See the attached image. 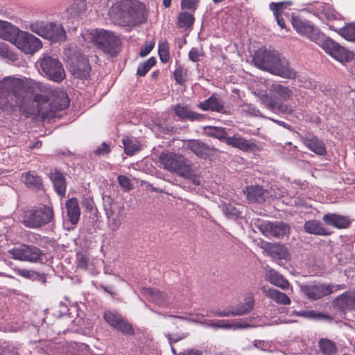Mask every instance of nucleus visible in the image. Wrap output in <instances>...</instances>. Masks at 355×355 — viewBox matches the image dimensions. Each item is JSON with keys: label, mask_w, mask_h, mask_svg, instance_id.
Wrapping results in <instances>:
<instances>
[{"label": "nucleus", "mask_w": 355, "mask_h": 355, "mask_svg": "<svg viewBox=\"0 0 355 355\" xmlns=\"http://www.w3.org/2000/svg\"><path fill=\"white\" fill-rule=\"evenodd\" d=\"M265 270V279L266 281L282 290H288L290 288L288 281L279 272L268 266Z\"/></svg>", "instance_id": "24"}, {"label": "nucleus", "mask_w": 355, "mask_h": 355, "mask_svg": "<svg viewBox=\"0 0 355 355\" xmlns=\"http://www.w3.org/2000/svg\"><path fill=\"white\" fill-rule=\"evenodd\" d=\"M67 214L71 225H76L78 222L80 216V210L77 199L68 200L65 204Z\"/></svg>", "instance_id": "33"}, {"label": "nucleus", "mask_w": 355, "mask_h": 355, "mask_svg": "<svg viewBox=\"0 0 355 355\" xmlns=\"http://www.w3.org/2000/svg\"><path fill=\"white\" fill-rule=\"evenodd\" d=\"M118 182L119 185L127 191H129L132 189V184L130 183V179L125 175H119L117 178Z\"/></svg>", "instance_id": "56"}, {"label": "nucleus", "mask_w": 355, "mask_h": 355, "mask_svg": "<svg viewBox=\"0 0 355 355\" xmlns=\"http://www.w3.org/2000/svg\"><path fill=\"white\" fill-rule=\"evenodd\" d=\"M12 259L31 263L41 262L43 259L42 250L34 245H22L10 250Z\"/></svg>", "instance_id": "13"}, {"label": "nucleus", "mask_w": 355, "mask_h": 355, "mask_svg": "<svg viewBox=\"0 0 355 355\" xmlns=\"http://www.w3.org/2000/svg\"><path fill=\"white\" fill-rule=\"evenodd\" d=\"M51 89L40 82H24L21 78L8 76L0 80V110L11 112L18 107L28 115L38 114L43 119L55 116L57 111L69 105V99L62 91L56 92L55 98L50 103V109L44 111L40 104L49 101Z\"/></svg>", "instance_id": "1"}, {"label": "nucleus", "mask_w": 355, "mask_h": 355, "mask_svg": "<svg viewBox=\"0 0 355 355\" xmlns=\"http://www.w3.org/2000/svg\"><path fill=\"white\" fill-rule=\"evenodd\" d=\"M179 355H202L201 352L197 349H191L184 353H180Z\"/></svg>", "instance_id": "64"}, {"label": "nucleus", "mask_w": 355, "mask_h": 355, "mask_svg": "<svg viewBox=\"0 0 355 355\" xmlns=\"http://www.w3.org/2000/svg\"><path fill=\"white\" fill-rule=\"evenodd\" d=\"M284 3L291 5L290 1L287 2H279V3H271L270 5V9L273 11L274 15H280V12L284 8Z\"/></svg>", "instance_id": "57"}, {"label": "nucleus", "mask_w": 355, "mask_h": 355, "mask_svg": "<svg viewBox=\"0 0 355 355\" xmlns=\"http://www.w3.org/2000/svg\"><path fill=\"white\" fill-rule=\"evenodd\" d=\"M261 232L268 238H281L289 232V227L279 221H262L259 225Z\"/></svg>", "instance_id": "15"}, {"label": "nucleus", "mask_w": 355, "mask_h": 355, "mask_svg": "<svg viewBox=\"0 0 355 355\" xmlns=\"http://www.w3.org/2000/svg\"><path fill=\"white\" fill-rule=\"evenodd\" d=\"M198 0H182L181 6L184 9L195 10Z\"/></svg>", "instance_id": "59"}, {"label": "nucleus", "mask_w": 355, "mask_h": 355, "mask_svg": "<svg viewBox=\"0 0 355 355\" xmlns=\"http://www.w3.org/2000/svg\"><path fill=\"white\" fill-rule=\"evenodd\" d=\"M110 151V146L106 143L103 142L100 146H98L95 150V154L98 155H104L109 153Z\"/></svg>", "instance_id": "60"}, {"label": "nucleus", "mask_w": 355, "mask_h": 355, "mask_svg": "<svg viewBox=\"0 0 355 355\" xmlns=\"http://www.w3.org/2000/svg\"><path fill=\"white\" fill-rule=\"evenodd\" d=\"M173 111L181 120L200 121L203 119L202 114L191 110L187 105H175L173 107Z\"/></svg>", "instance_id": "29"}, {"label": "nucleus", "mask_w": 355, "mask_h": 355, "mask_svg": "<svg viewBox=\"0 0 355 355\" xmlns=\"http://www.w3.org/2000/svg\"><path fill=\"white\" fill-rule=\"evenodd\" d=\"M197 107L202 111L222 112L224 109V103L218 95L213 94L207 99L198 103Z\"/></svg>", "instance_id": "26"}, {"label": "nucleus", "mask_w": 355, "mask_h": 355, "mask_svg": "<svg viewBox=\"0 0 355 355\" xmlns=\"http://www.w3.org/2000/svg\"><path fill=\"white\" fill-rule=\"evenodd\" d=\"M334 305L341 310L355 309V292L343 293L335 298Z\"/></svg>", "instance_id": "28"}, {"label": "nucleus", "mask_w": 355, "mask_h": 355, "mask_svg": "<svg viewBox=\"0 0 355 355\" xmlns=\"http://www.w3.org/2000/svg\"><path fill=\"white\" fill-rule=\"evenodd\" d=\"M253 345L260 349V350H262V351H264V352H270L271 349V344L270 342L268 341H265V340H255L254 342H253Z\"/></svg>", "instance_id": "55"}, {"label": "nucleus", "mask_w": 355, "mask_h": 355, "mask_svg": "<svg viewBox=\"0 0 355 355\" xmlns=\"http://www.w3.org/2000/svg\"><path fill=\"white\" fill-rule=\"evenodd\" d=\"M87 10V5L85 0H73L66 9V14L68 18L75 19L83 15Z\"/></svg>", "instance_id": "36"}, {"label": "nucleus", "mask_w": 355, "mask_h": 355, "mask_svg": "<svg viewBox=\"0 0 355 355\" xmlns=\"http://www.w3.org/2000/svg\"><path fill=\"white\" fill-rule=\"evenodd\" d=\"M261 248L279 265L282 264V260L290 259V254L284 245L265 242L262 244Z\"/></svg>", "instance_id": "20"}, {"label": "nucleus", "mask_w": 355, "mask_h": 355, "mask_svg": "<svg viewBox=\"0 0 355 355\" xmlns=\"http://www.w3.org/2000/svg\"><path fill=\"white\" fill-rule=\"evenodd\" d=\"M193 15L189 12H182L178 17V25L180 28H187L193 24Z\"/></svg>", "instance_id": "48"}, {"label": "nucleus", "mask_w": 355, "mask_h": 355, "mask_svg": "<svg viewBox=\"0 0 355 355\" xmlns=\"http://www.w3.org/2000/svg\"><path fill=\"white\" fill-rule=\"evenodd\" d=\"M124 150L128 155H133L141 150L140 144L135 138L127 137L122 140Z\"/></svg>", "instance_id": "41"}, {"label": "nucleus", "mask_w": 355, "mask_h": 355, "mask_svg": "<svg viewBox=\"0 0 355 355\" xmlns=\"http://www.w3.org/2000/svg\"><path fill=\"white\" fill-rule=\"evenodd\" d=\"M23 182L28 187L40 189L42 187V179L33 173L28 172L22 175Z\"/></svg>", "instance_id": "42"}, {"label": "nucleus", "mask_w": 355, "mask_h": 355, "mask_svg": "<svg viewBox=\"0 0 355 355\" xmlns=\"http://www.w3.org/2000/svg\"><path fill=\"white\" fill-rule=\"evenodd\" d=\"M301 141L310 150L318 155H323L327 153L323 142L315 136L308 135L301 137Z\"/></svg>", "instance_id": "30"}, {"label": "nucleus", "mask_w": 355, "mask_h": 355, "mask_svg": "<svg viewBox=\"0 0 355 355\" xmlns=\"http://www.w3.org/2000/svg\"><path fill=\"white\" fill-rule=\"evenodd\" d=\"M308 10L320 19L326 18L328 21H331L338 18V14L327 3H317L315 6L309 8Z\"/></svg>", "instance_id": "23"}, {"label": "nucleus", "mask_w": 355, "mask_h": 355, "mask_svg": "<svg viewBox=\"0 0 355 355\" xmlns=\"http://www.w3.org/2000/svg\"><path fill=\"white\" fill-rule=\"evenodd\" d=\"M49 177L56 193L60 196H64L66 193V180L63 174L57 170H54L51 172Z\"/></svg>", "instance_id": "37"}, {"label": "nucleus", "mask_w": 355, "mask_h": 355, "mask_svg": "<svg viewBox=\"0 0 355 355\" xmlns=\"http://www.w3.org/2000/svg\"><path fill=\"white\" fill-rule=\"evenodd\" d=\"M227 145L243 151H249L254 147V144L239 135H234L226 138Z\"/></svg>", "instance_id": "34"}, {"label": "nucleus", "mask_w": 355, "mask_h": 355, "mask_svg": "<svg viewBox=\"0 0 355 355\" xmlns=\"http://www.w3.org/2000/svg\"><path fill=\"white\" fill-rule=\"evenodd\" d=\"M275 51H268L266 48H260L254 52L253 62L257 67L270 73L275 60L278 55Z\"/></svg>", "instance_id": "14"}, {"label": "nucleus", "mask_w": 355, "mask_h": 355, "mask_svg": "<svg viewBox=\"0 0 355 355\" xmlns=\"http://www.w3.org/2000/svg\"><path fill=\"white\" fill-rule=\"evenodd\" d=\"M15 26L10 23L0 20V37L4 40L13 38Z\"/></svg>", "instance_id": "43"}, {"label": "nucleus", "mask_w": 355, "mask_h": 355, "mask_svg": "<svg viewBox=\"0 0 355 355\" xmlns=\"http://www.w3.org/2000/svg\"><path fill=\"white\" fill-rule=\"evenodd\" d=\"M154 47V42H150L146 44L144 47H142L140 50L139 55L141 57L146 56Z\"/></svg>", "instance_id": "62"}, {"label": "nucleus", "mask_w": 355, "mask_h": 355, "mask_svg": "<svg viewBox=\"0 0 355 355\" xmlns=\"http://www.w3.org/2000/svg\"><path fill=\"white\" fill-rule=\"evenodd\" d=\"M105 320L114 329L123 334H133V329L119 313L114 311H107L104 313Z\"/></svg>", "instance_id": "19"}, {"label": "nucleus", "mask_w": 355, "mask_h": 355, "mask_svg": "<svg viewBox=\"0 0 355 355\" xmlns=\"http://www.w3.org/2000/svg\"><path fill=\"white\" fill-rule=\"evenodd\" d=\"M291 315L310 320H326L329 322H331L333 320L330 315L314 310L293 311Z\"/></svg>", "instance_id": "32"}, {"label": "nucleus", "mask_w": 355, "mask_h": 355, "mask_svg": "<svg viewBox=\"0 0 355 355\" xmlns=\"http://www.w3.org/2000/svg\"><path fill=\"white\" fill-rule=\"evenodd\" d=\"M189 168L190 171H189V174L188 175V176H182V177L191 180L192 182L195 185H200V181L199 176H198L196 168L195 167H193V166L191 163L189 165Z\"/></svg>", "instance_id": "52"}, {"label": "nucleus", "mask_w": 355, "mask_h": 355, "mask_svg": "<svg viewBox=\"0 0 355 355\" xmlns=\"http://www.w3.org/2000/svg\"><path fill=\"white\" fill-rule=\"evenodd\" d=\"M160 166L165 170L179 176H188L190 162L180 154L168 152L162 153L159 156Z\"/></svg>", "instance_id": "7"}, {"label": "nucleus", "mask_w": 355, "mask_h": 355, "mask_svg": "<svg viewBox=\"0 0 355 355\" xmlns=\"http://www.w3.org/2000/svg\"><path fill=\"white\" fill-rule=\"evenodd\" d=\"M43 73L55 82H61L65 78V72L62 64L58 59L45 55L40 62Z\"/></svg>", "instance_id": "11"}, {"label": "nucleus", "mask_w": 355, "mask_h": 355, "mask_svg": "<svg viewBox=\"0 0 355 355\" xmlns=\"http://www.w3.org/2000/svg\"><path fill=\"white\" fill-rule=\"evenodd\" d=\"M106 217L107 218V225L112 232H116L119 228L123 220V218L110 215L106 216Z\"/></svg>", "instance_id": "51"}, {"label": "nucleus", "mask_w": 355, "mask_h": 355, "mask_svg": "<svg viewBox=\"0 0 355 355\" xmlns=\"http://www.w3.org/2000/svg\"><path fill=\"white\" fill-rule=\"evenodd\" d=\"M316 44L328 55L341 63L347 62L353 58L352 52L331 38L326 37L323 33L322 37H320L316 42Z\"/></svg>", "instance_id": "10"}, {"label": "nucleus", "mask_w": 355, "mask_h": 355, "mask_svg": "<svg viewBox=\"0 0 355 355\" xmlns=\"http://www.w3.org/2000/svg\"><path fill=\"white\" fill-rule=\"evenodd\" d=\"M141 294L159 304H165L168 302L167 295L155 288L144 287L141 289Z\"/></svg>", "instance_id": "35"}, {"label": "nucleus", "mask_w": 355, "mask_h": 355, "mask_svg": "<svg viewBox=\"0 0 355 355\" xmlns=\"http://www.w3.org/2000/svg\"><path fill=\"white\" fill-rule=\"evenodd\" d=\"M318 347L324 355H335L338 351L335 343L328 338H320L318 341Z\"/></svg>", "instance_id": "39"}, {"label": "nucleus", "mask_w": 355, "mask_h": 355, "mask_svg": "<svg viewBox=\"0 0 355 355\" xmlns=\"http://www.w3.org/2000/svg\"><path fill=\"white\" fill-rule=\"evenodd\" d=\"M201 56H202V52L197 48H192L189 52V58L193 62L199 61Z\"/></svg>", "instance_id": "58"}, {"label": "nucleus", "mask_w": 355, "mask_h": 355, "mask_svg": "<svg viewBox=\"0 0 355 355\" xmlns=\"http://www.w3.org/2000/svg\"><path fill=\"white\" fill-rule=\"evenodd\" d=\"M155 64L156 59L154 57L149 58L146 62L138 66L137 74L139 76H144Z\"/></svg>", "instance_id": "47"}, {"label": "nucleus", "mask_w": 355, "mask_h": 355, "mask_svg": "<svg viewBox=\"0 0 355 355\" xmlns=\"http://www.w3.org/2000/svg\"><path fill=\"white\" fill-rule=\"evenodd\" d=\"M254 300L251 293L248 294L245 299V302L239 303L236 308L232 311H219L216 312H210L207 313V316L216 315L218 317H227L230 315H241L249 313L253 309Z\"/></svg>", "instance_id": "18"}, {"label": "nucleus", "mask_w": 355, "mask_h": 355, "mask_svg": "<svg viewBox=\"0 0 355 355\" xmlns=\"http://www.w3.org/2000/svg\"><path fill=\"white\" fill-rule=\"evenodd\" d=\"M179 318L188 320L191 322L199 323L205 327V323L207 320L204 318V315L200 313H191L188 318L178 317Z\"/></svg>", "instance_id": "54"}, {"label": "nucleus", "mask_w": 355, "mask_h": 355, "mask_svg": "<svg viewBox=\"0 0 355 355\" xmlns=\"http://www.w3.org/2000/svg\"><path fill=\"white\" fill-rule=\"evenodd\" d=\"M67 61L70 71L77 78H87L89 76L91 67L88 59L78 51H65Z\"/></svg>", "instance_id": "9"}, {"label": "nucleus", "mask_w": 355, "mask_h": 355, "mask_svg": "<svg viewBox=\"0 0 355 355\" xmlns=\"http://www.w3.org/2000/svg\"><path fill=\"white\" fill-rule=\"evenodd\" d=\"M323 220L331 226L338 229L346 228L350 224V219L347 216H343L336 214H324Z\"/></svg>", "instance_id": "31"}, {"label": "nucleus", "mask_w": 355, "mask_h": 355, "mask_svg": "<svg viewBox=\"0 0 355 355\" xmlns=\"http://www.w3.org/2000/svg\"><path fill=\"white\" fill-rule=\"evenodd\" d=\"M270 73L286 79H295L297 77L296 71L291 67L287 59L279 53L270 69Z\"/></svg>", "instance_id": "17"}, {"label": "nucleus", "mask_w": 355, "mask_h": 355, "mask_svg": "<svg viewBox=\"0 0 355 355\" xmlns=\"http://www.w3.org/2000/svg\"><path fill=\"white\" fill-rule=\"evenodd\" d=\"M158 53L160 60L163 63H166L169 60V49L166 42H159Z\"/></svg>", "instance_id": "50"}, {"label": "nucleus", "mask_w": 355, "mask_h": 355, "mask_svg": "<svg viewBox=\"0 0 355 355\" xmlns=\"http://www.w3.org/2000/svg\"><path fill=\"white\" fill-rule=\"evenodd\" d=\"M13 38L8 41L12 42L15 46L26 54L33 55L42 46L41 40L26 31H21L15 26Z\"/></svg>", "instance_id": "8"}, {"label": "nucleus", "mask_w": 355, "mask_h": 355, "mask_svg": "<svg viewBox=\"0 0 355 355\" xmlns=\"http://www.w3.org/2000/svg\"><path fill=\"white\" fill-rule=\"evenodd\" d=\"M29 29L33 33L53 42H63L67 38L65 30L60 24L38 21L31 23L29 25Z\"/></svg>", "instance_id": "6"}, {"label": "nucleus", "mask_w": 355, "mask_h": 355, "mask_svg": "<svg viewBox=\"0 0 355 355\" xmlns=\"http://www.w3.org/2000/svg\"><path fill=\"white\" fill-rule=\"evenodd\" d=\"M266 192V190L259 185L248 186L243 189V193L250 202H264Z\"/></svg>", "instance_id": "27"}, {"label": "nucleus", "mask_w": 355, "mask_h": 355, "mask_svg": "<svg viewBox=\"0 0 355 355\" xmlns=\"http://www.w3.org/2000/svg\"><path fill=\"white\" fill-rule=\"evenodd\" d=\"M266 295L277 304L288 305L291 300L285 293L275 288H270L266 291Z\"/></svg>", "instance_id": "40"}, {"label": "nucleus", "mask_w": 355, "mask_h": 355, "mask_svg": "<svg viewBox=\"0 0 355 355\" xmlns=\"http://www.w3.org/2000/svg\"><path fill=\"white\" fill-rule=\"evenodd\" d=\"M207 135L218 139H226L227 137L225 129L220 127H208Z\"/></svg>", "instance_id": "49"}, {"label": "nucleus", "mask_w": 355, "mask_h": 355, "mask_svg": "<svg viewBox=\"0 0 355 355\" xmlns=\"http://www.w3.org/2000/svg\"><path fill=\"white\" fill-rule=\"evenodd\" d=\"M109 14L119 23L139 24L145 20V6L133 0H121L112 5Z\"/></svg>", "instance_id": "3"}, {"label": "nucleus", "mask_w": 355, "mask_h": 355, "mask_svg": "<svg viewBox=\"0 0 355 355\" xmlns=\"http://www.w3.org/2000/svg\"><path fill=\"white\" fill-rule=\"evenodd\" d=\"M245 111L252 116L265 118L258 109L251 105H248Z\"/></svg>", "instance_id": "61"}, {"label": "nucleus", "mask_w": 355, "mask_h": 355, "mask_svg": "<svg viewBox=\"0 0 355 355\" xmlns=\"http://www.w3.org/2000/svg\"><path fill=\"white\" fill-rule=\"evenodd\" d=\"M292 25L299 34L307 37L315 43L320 37H322V33L318 28L315 27L310 22L302 20L299 17H293Z\"/></svg>", "instance_id": "16"}, {"label": "nucleus", "mask_w": 355, "mask_h": 355, "mask_svg": "<svg viewBox=\"0 0 355 355\" xmlns=\"http://www.w3.org/2000/svg\"><path fill=\"white\" fill-rule=\"evenodd\" d=\"M53 221V209L52 207L45 205L24 211L21 217L23 225L31 229H37Z\"/></svg>", "instance_id": "5"}, {"label": "nucleus", "mask_w": 355, "mask_h": 355, "mask_svg": "<svg viewBox=\"0 0 355 355\" xmlns=\"http://www.w3.org/2000/svg\"><path fill=\"white\" fill-rule=\"evenodd\" d=\"M253 327L243 320H207L205 323V327H211L213 329H237Z\"/></svg>", "instance_id": "21"}, {"label": "nucleus", "mask_w": 355, "mask_h": 355, "mask_svg": "<svg viewBox=\"0 0 355 355\" xmlns=\"http://www.w3.org/2000/svg\"><path fill=\"white\" fill-rule=\"evenodd\" d=\"M187 148L191 150L198 157L207 159L215 154L216 149L213 147L198 141L189 140L187 143Z\"/></svg>", "instance_id": "22"}, {"label": "nucleus", "mask_w": 355, "mask_h": 355, "mask_svg": "<svg viewBox=\"0 0 355 355\" xmlns=\"http://www.w3.org/2000/svg\"><path fill=\"white\" fill-rule=\"evenodd\" d=\"M15 272H17V275L26 279H29L31 280L42 281L43 282H45L44 276L33 270L17 268L15 269Z\"/></svg>", "instance_id": "45"}, {"label": "nucleus", "mask_w": 355, "mask_h": 355, "mask_svg": "<svg viewBox=\"0 0 355 355\" xmlns=\"http://www.w3.org/2000/svg\"><path fill=\"white\" fill-rule=\"evenodd\" d=\"M76 347L78 349L80 354L77 355H89V346L84 343L76 344Z\"/></svg>", "instance_id": "63"}, {"label": "nucleus", "mask_w": 355, "mask_h": 355, "mask_svg": "<svg viewBox=\"0 0 355 355\" xmlns=\"http://www.w3.org/2000/svg\"><path fill=\"white\" fill-rule=\"evenodd\" d=\"M220 207L224 214L229 218H237L241 216V211L232 205L223 203Z\"/></svg>", "instance_id": "46"}, {"label": "nucleus", "mask_w": 355, "mask_h": 355, "mask_svg": "<svg viewBox=\"0 0 355 355\" xmlns=\"http://www.w3.org/2000/svg\"><path fill=\"white\" fill-rule=\"evenodd\" d=\"M81 35L89 47L94 46L107 54H112L119 43V39L112 32L103 29L87 30Z\"/></svg>", "instance_id": "4"}, {"label": "nucleus", "mask_w": 355, "mask_h": 355, "mask_svg": "<svg viewBox=\"0 0 355 355\" xmlns=\"http://www.w3.org/2000/svg\"><path fill=\"white\" fill-rule=\"evenodd\" d=\"M106 216H113L116 218H125L126 213L125 212V207L123 204L114 201L110 197L107 196L104 198L103 204Z\"/></svg>", "instance_id": "25"}, {"label": "nucleus", "mask_w": 355, "mask_h": 355, "mask_svg": "<svg viewBox=\"0 0 355 355\" xmlns=\"http://www.w3.org/2000/svg\"><path fill=\"white\" fill-rule=\"evenodd\" d=\"M270 92L274 95V97L266 92L259 95L261 105L276 114L293 112V110L291 106L282 103L292 98L293 92L291 89L278 83H273L270 87Z\"/></svg>", "instance_id": "2"}, {"label": "nucleus", "mask_w": 355, "mask_h": 355, "mask_svg": "<svg viewBox=\"0 0 355 355\" xmlns=\"http://www.w3.org/2000/svg\"><path fill=\"white\" fill-rule=\"evenodd\" d=\"M173 75L175 81L180 85H182L185 82L187 71L181 66H178L174 71Z\"/></svg>", "instance_id": "53"}, {"label": "nucleus", "mask_w": 355, "mask_h": 355, "mask_svg": "<svg viewBox=\"0 0 355 355\" xmlns=\"http://www.w3.org/2000/svg\"><path fill=\"white\" fill-rule=\"evenodd\" d=\"M344 287L341 285H331L320 283H313L302 285V292L310 300H316L324 296L329 295L334 291H337Z\"/></svg>", "instance_id": "12"}, {"label": "nucleus", "mask_w": 355, "mask_h": 355, "mask_svg": "<svg viewBox=\"0 0 355 355\" xmlns=\"http://www.w3.org/2000/svg\"><path fill=\"white\" fill-rule=\"evenodd\" d=\"M336 31L345 40L355 42V23L349 24Z\"/></svg>", "instance_id": "44"}, {"label": "nucleus", "mask_w": 355, "mask_h": 355, "mask_svg": "<svg viewBox=\"0 0 355 355\" xmlns=\"http://www.w3.org/2000/svg\"><path fill=\"white\" fill-rule=\"evenodd\" d=\"M304 231L307 233L316 235H327V230L322 227L320 222L315 220H311L305 222L304 225Z\"/></svg>", "instance_id": "38"}]
</instances>
